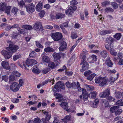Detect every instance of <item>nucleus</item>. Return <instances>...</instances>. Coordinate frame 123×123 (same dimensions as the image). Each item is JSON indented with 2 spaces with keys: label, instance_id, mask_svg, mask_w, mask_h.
Masks as SVG:
<instances>
[{
  "label": "nucleus",
  "instance_id": "obj_36",
  "mask_svg": "<svg viewBox=\"0 0 123 123\" xmlns=\"http://www.w3.org/2000/svg\"><path fill=\"white\" fill-rule=\"evenodd\" d=\"M64 15L61 13H57L55 15V18L56 19H59L60 18L61 19L64 17Z\"/></svg>",
  "mask_w": 123,
  "mask_h": 123
},
{
  "label": "nucleus",
  "instance_id": "obj_16",
  "mask_svg": "<svg viewBox=\"0 0 123 123\" xmlns=\"http://www.w3.org/2000/svg\"><path fill=\"white\" fill-rule=\"evenodd\" d=\"M43 114L45 116V118H42V119H44L45 121H49V120L51 118V115L49 114V112L44 111L43 112Z\"/></svg>",
  "mask_w": 123,
  "mask_h": 123
},
{
  "label": "nucleus",
  "instance_id": "obj_48",
  "mask_svg": "<svg viewBox=\"0 0 123 123\" xmlns=\"http://www.w3.org/2000/svg\"><path fill=\"white\" fill-rule=\"evenodd\" d=\"M92 73V72L90 70H88L85 72L84 75L85 76L87 77L90 75Z\"/></svg>",
  "mask_w": 123,
  "mask_h": 123
},
{
  "label": "nucleus",
  "instance_id": "obj_44",
  "mask_svg": "<svg viewBox=\"0 0 123 123\" xmlns=\"http://www.w3.org/2000/svg\"><path fill=\"white\" fill-rule=\"evenodd\" d=\"M102 77L99 76L96 78L95 80V82L96 83L100 84L102 79Z\"/></svg>",
  "mask_w": 123,
  "mask_h": 123
},
{
  "label": "nucleus",
  "instance_id": "obj_64",
  "mask_svg": "<svg viewBox=\"0 0 123 123\" xmlns=\"http://www.w3.org/2000/svg\"><path fill=\"white\" fill-rule=\"evenodd\" d=\"M36 53L35 51H32L30 53L29 56L30 57H33L35 56Z\"/></svg>",
  "mask_w": 123,
  "mask_h": 123
},
{
  "label": "nucleus",
  "instance_id": "obj_25",
  "mask_svg": "<svg viewBox=\"0 0 123 123\" xmlns=\"http://www.w3.org/2000/svg\"><path fill=\"white\" fill-rule=\"evenodd\" d=\"M54 95L55 96H56L55 98L56 99H58V102H60L62 101L63 100L62 99H59L60 98L63 97V96L62 94L57 93H54Z\"/></svg>",
  "mask_w": 123,
  "mask_h": 123
},
{
  "label": "nucleus",
  "instance_id": "obj_47",
  "mask_svg": "<svg viewBox=\"0 0 123 123\" xmlns=\"http://www.w3.org/2000/svg\"><path fill=\"white\" fill-rule=\"evenodd\" d=\"M111 5L114 9H116L118 7V5L115 2H112Z\"/></svg>",
  "mask_w": 123,
  "mask_h": 123
},
{
  "label": "nucleus",
  "instance_id": "obj_22",
  "mask_svg": "<svg viewBox=\"0 0 123 123\" xmlns=\"http://www.w3.org/2000/svg\"><path fill=\"white\" fill-rule=\"evenodd\" d=\"M55 82L54 80L53 79H48L45 80V81L43 82L42 84V86H43L45 84L48 83V82H51L52 83V85H53Z\"/></svg>",
  "mask_w": 123,
  "mask_h": 123
},
{
  "label": "nucleus",
  "instance_id": "obj_26",
  "mask_svg": "<svg viewBox=\"0 0 123 123\" xmlns=\"http://www.w3.org/2000/svg\"><path fill=\"white\" fill-rule=\"evenodd\" d=\"M107 65L109 67H112L113 64L112 62L110 60V57H108L106 60Z\"/></svg>",
  "mask_w": 123,
  "mask_h": 123
},
{
  "label": "nucleus",
  "instance_id": "obj_35",
  "mask_svg": "<svg viewBox=\"0 0 123 123\" xmlns=\"http://www.w3.org/2000/svg\"><path fill=\"white\" fill-rule=\"evenodd\" d=\"M119 108L118 106H115L111 107L110 109V111L112 113L115 112Z\"/></svg>",
  "mask_w": 123,
  "mask_h": 123
},
{
  "label": "nucleus",
  "instance_id": "obj_61",
  "mask_svg": "<svg viewBox=\"0 0 123 123\" xmlns=\"http://www.w3.org/2000/svg\"><path fill=\"white\" fill-rule=\"evenodd\" d=\"M88 95L83 96V99L85 103H87L88 101Z\"/></svg>",
  "mask_w": 123,
  "mask_h": 123
},
{
  "label": "nucleus",
  "instance_id": "obj_59",
  "mask_svg": "<svg viewBox=\"0 0 123 123\" xmlns=\"http://www.w3.org/2000/svg\"><path fill=\"white\" fill-rule=\"evenodd\" d=\"M2 80H4L5 82H7L8 80V78L6 75L2 76Z\"/></svg>",
  "mask_w": 123,
  "mask_h": 123
},
{
  "label": "nucleus",
  "instance_id": "obj_17",
  "mask_svg": "<svg viewBox=\"0 0 123 123\" xmlns=\"http://www.w3.org/2000/svg\"><path fill=\"white\" fill-rule=\"evenodd\" d=\"M108 79L102 77L101 82L99 84L100 86H102L106 84Z\"/></svg>",
  "mask_w": 123,
  "mask_h": 123
},
{
  "label": "nucleus",
  "instance_id": "obj_49",
  "mask_svg": "<svg viewBox=\"0 0 123 123\" xmlns=\"http://www.w3.org/2000/svg\"><path fill=\"white\" fill-rule=\"evenodd\" d=\"M42 121L38 117H37L34 119V122L35 123H41Z\"/></svg>",
  "mask_w": 123,
  "mask_h": 123
},
{
  "label": "nucleus",
  "instance_id": "obj_2",
  "mask_svg": "<svg viewBox=\"0 0 123 123\" xmlns=\"http://www.w3.org/2000/svg\"><path fill=\"white\" fill-rule=\"evenodd\" d=\"M19 48V47L18 46L14 45L12 43H11L9 44V47L7 48V49L13 53L16 52Z\"/></svg>",
  "mask_w": 123,
  "mask_h": 123
},
{
  "label": "nucleus",
  "instance_id": "obj_54",
  "mask_svg": "<svg viewBox=\"0 0 123 123\" xmlns=\"http://www.w3.org/2000/svg\"><path fill=\"white\" fill-rule=\"evenodd\" d=\"M6 7V13L8 14H9L10 13V9L11 7V6H8Z\"/></svg>",
  "mask_w": 123,
  "mask_h": 123
},
{
  "label": "nucleus",
  "instance_id": "obj_11",
  "mask_svg": "<svg viewBox=\"0 0 123 123\" xmlns=\"http://www.w3.org/2000/svg\"><path fill=\"white\" fill-rule=\"evenodd\" d=\"M97 59L96 55H92L90 56L89 58L87 59V60L90 62L93 63L96 62Z\"/></svg>",
  "mask_w": 123,
  "mask_h": 123
},
{
  "label": "nucleus",
  "instance_id": "obj_63",
  "mask_svg": "<svg viewBox=\"0 0 123 123\" xmlns=\"http://www.w3.org/2000/svg\"><path fill=\"white\" fill-rule=\"evenodd\" d=\"M65 84L66 86L69 88H70L72 87V85L71 83H70L68 81Z\"/></svg>",
  "mask_w": 123,
  "mask_h": 123
},
{
  "label": "nucleus",
  "instance_id": "obj_4",
  "mask_svg": "<svg viewBox=\"0 0 123 123\" xmlns=\"http://www.w3.org/2000/svg\"><path fill=\"white\" fill-rule=\"evenodd\" d=\"M10 51L3 50L1 52L2 54L4 56L6 59H7L11 58L12 55V53Z\"/></svg>",
  "mask_w": 123,
  "mask_h": 123
},
{
  "label": "nucleus",
  "instance_id": "obj_21",
  "mask_svg": "<svg viewBox=\"0 0 123 123\" xmlns=\"http://www.w3.org/2000/svg\"><path fill=\"white\" fill-rule=\"evenodd\" d=\"M55 82L54 80L53 79H48L45 80V81L43 82L42 84V86H43L45 84L48 83V82H51L52 83V85H53Z\"/></svg>",
  "mask_w": 123,
  "mask_h": 123
},
{
  "label": "nucleus",
  "instance_id": "obj_38",
  "mask_svg": "<svg viewBox=\"0 0 123 123\" xmlns=\"http://www.w3.org/2000/svg\"><path fill=\"white\" fill-rule=\"evenodd\" d=\"M121 37V35L119 33H117L113 36L114 38H115L117 40H119Z\"/></svg>",
  "mask_w": 123,
  "mask_h": 123
},
{
  "label": "nucleus",
  "instance_id": "obj_40",
  "mask_svg": "<svg viewBox=\"0 0 123 123\" xmlns=\"http://www.w3.org/2000/svg\"><path fill=\"white\" fill-rule=\"evenodd\" d=\"M48 66L52 69L54 68L55 67L54 63L53 62H50L48 64Z\"/></svg>",
  "mask_w": 123,
  "mask_h": 123
},
{
  "label": "nucleus",
  "instance_id": "obj_10",
  "mask_svg": "<svg viewBox=\"0 0 123 123\" xmlns=\"http://www.w3.org/2000/svg\"><path fill=\"white\" fill-rule=\"evenodd\" d=\"M72 87L74 89H76V87L77 89L79 91H80L81 89L79 83L78 81L77 82L76 84L75 81H73L72 83Z\"/></svg>",
  "mask_w": 123,
  "mask_h": 123
},
{
  "label": "nucleus",
  "instance_id": "obj_29",
  "mask_svg": "<svg viewBox=\"0 0 123 123\" xmlns=\"http://www.w3.org/2000/svg\"><path fill=\"white\" fill-rule=\"evenodd\" d=\"M32 72L34 73L38 74L40 73V70L36 66H35L33 67Z\"/></svg>",
  "mask_w": 123,
  "mask_h": 123
},
{
  "label": "nucleus",
  "instance_id": "obj_60",
  "mask_svg": "<svg viewBox=\"0 0 123 123\" xmlns=\"http://www.w3.org/2000/svg\"><path fill=\"white\" fill-rule=\"evenodd\" d=\"M82 94L83 96L88 95V93L84 88H83L82 89Z\"/></svg>",
  "mask_w": 123,
  "mask_h": 123
},
{
  "label": "nucleus",
  "instance_id": "obj_37",
  "mask_svg": "<svg viewBox=\"0 0 123 123\" xmlns=\"http://www.w3.org/2000/svg\"><path fill=\"white\" fill-rule=\"evenodd\" d=\"M44 50L46 52H53L54 51V50L53 48L49 47L45 48Z\"/></svg>",
  "mask_w": 123,
  "mask_h": 123
},
{
  "label": "nucleus",
  "instance_id": "obj_14",
  "mask_svg": "<svg viewBox=\"0 0 123 123\" xmlns=\"http://www.w3.org/2000/svg\"><path fill=\"white\" fill-rule=\"evenodd\" d=\"M40 28V29L41 30L42 28L41 23L40 22H36L34 25L33 27V28L35 30H37L39 28Z\"/></svg>",
  "mask_w": 123,
  "mask_h": 123
},
{
  "label": "nucleus",
  "instance_id": "obj_31",
  "mask_svg": "<svg viewBox=\"0 0 123 123\" xmlns=\"http://www.w3.org/2000/svg\"><path fill=\"white\" fill-rule=\"evenodd\" d=\"M50 61L49 58L47 56L44 55L42 57V61L44 62L48 63Z\"/></svg>",
  "mask_w": 123,
  "mask_h": 123
},
{
  "label": "nucleus",
  "instance_id": "obj_7",
  "mask_svg": "<svg viewBox=\"0 0 123 123\" xmlns=\"http://www.w3.org/2000/svg\"><path fill=\"white\" fill-rule=\"evenodd\" d=\"M110 94V90L109 88L105 89L102 92L100 93V97L105 98L108 97Z\"/></svg>",
  "mask_w": 123,
  "mask_h": 123
},
{
  "label": "nucleus",
  "instance_id": "obj_57",
  "mask_svg": "<svg viewBox=\"0 0 123 123\" xmlns=\"http://www.w3.org/2000/svg\"><path fill=\"white\" fill-rule=\"evenodd\" d=\"M45 11L43 10H42L40 12L39 15V16L41 17H43L44 14H45Z\"/></svg>",
  "mask_w": 123,
  "mask_h": 123
},
{
  "label": "nucleus",
  "instance_id": "obj_5",
  "mask_svg": "<svg viewBox=\"0 0 123 123\" xmlns=\"http://www.w3.org/2000/svg\"><path fill=\"white\" fill-rule=\"evenodd\" d=\"M115 40L112 37H110L107 38L106 39L105 43L109 44L110 48H114L115 46L114 45V42Z\"/></svg>",
  "mask_w": 123,
  "mask_h": 123
},
{
  "label": "nucleus",
  "instance_id": "obj_51",
  "mask_svg": "<svg viewBox=\"0 0 123 123\" xmlns=\"http://www.w3.org/2000/svg\"><path fill=\"white\" fill-rule=\"evenodd\" d=\"M122 112V110L121 109H118L117 111L115 113V114L116 116L119 115Z\"/></svg>",
  "mask_w": 123,
  "mask_h": 123
},
{
  "label": "nucleus",
  "instance_id": "obj_50",
  "mask_svg": "<svg viewBox=\"0 0 123 123\" xmlns=\"http://www.w3.org/2000/svg\"><path fill=\"white\" fill-rule=\"evenodd\" d=\"M98 100L97 99H96L93 103V107H96L97 106L98 103Z\"/></svg>",
  "mask_w": 123,
  "mask_h": 123
},
{
  "label": "nucleus",
  "instance_id": "obj_58",
  "mask_svg": "<svg viewBox=\"0 0 123 123\" xmlns=\"http://www.w3.org/2000/svg\"><path fill=\"white\" fill-rule=\"evenodd\" d=\"M13 74L18 77H19L20 76L21 74L16 71H15L13 72Z\"/></svg>",
  "mask_w": 123,
  "mask_h": 123
},
{
  "label": "nucleus",
  "instance_id": "obj_33",
  "mask_svg": "<svg viewBox=\"0 0 123 123\" xmlns=\"http://www.w3.org/2000/svg\"><path fill=\"white\" fill-rule=\"evenodd\" d=\"M71 7H69L66 11V14L68 16L71 15L73 13V11L72 10V9Z\"/></svg>",
  "mask_w": 123,
  "mask_h": 123
},
{
  "label": "nucleus",
  "instance_id": "obj_46",
  "mask_svg": "<svg viewBox=\"0 0 123 123\" xmlns=\"http://www.w3.org/2000/svg\"><path fill=\"white\" fill-rule=\"evenodd\" d=\"M71 37L72 39H74L78 37V36L75 33L72 32Z\"/></svg>",
  "mask_w": 123,
  "mask_h": 123
},
{
  "label": "nucleus",
  "instance_id": "obj_15",
  "mask_svg": "<svg viewBox=\"0 0 123 123\" xmlns=\"http://www.w3.org/2000/svg\"><path fill=\"white\" fill-rule=\"evenodd\" d=\"M89 64L87 62H85L83 64L82 67V69L80 70L81 72H83L88 68Z\"/></svg>",
  "mask_w": 123,
  "mask_h": 123
},
{
  "label": "nucleus",
  "instance_id": "obj_45",
  "mask_svg": "<svg viewBox=\"0 0 123 123\" xmlns=\"http://www.w3.org/2000/svg\"><path fill=\"white\" fill-rule=\"evenodd\" d=\"M116 105L119 106H123V102L122 100H120L117 101L116 103Z\"/></svg>",
  "mask_w": 123,
  "mask_h": 123
},
{
  "label": "nucleus",
  "instance_id": "obj_55",
  "mask_svg": "<svg viewBox=\"0 0 123 123\" xmlns=\"http://www.w3.org/2000/svg\"><path fill=\"white\" fill-rule=\"evenodd\" d=\"M21 57V55H15L13 56V59L14 61L17 60Z\"/></svg>",
  "mask_w": 123,
  "mask_h": 123
},
{
  "label": "nucleus",
  "instance_id": "obj_34",
  "mask_svg": "<svg viewBox=\"0 0 123 123\" xmlns=\"http://www.w3.org/2000/svg\"><path fill=\"white\" fill-rule=\"evenodd\" d=\"M6 4L5 3H0V10L4 11L6 9Z\"/></svg>",
  "mask_w": 123,
  "mask_h": 123
},
{
  "label": "nucleus",
  "instance_id": "obj_8",
  "mask_svg": "<svg viewBox=\"0 0 123 123\" xmlns=\"http://www.w3.org/2000/svg\"><path fill=\"white\" fill-rule=\"evenodd\" d=\"M61 46L59 49L60 51H63L67 49V44L64 41H62L61 42Z\"/></svg>",
  "mask_w": 123,
  "mask_h": 123
},
{
  "label": "nucleus",
  "instance_id": "obj_18",
  "mask_svg": "<svg viewBox=\"0 0 123 123\" xmlns=\"http://www.w3.org/2000/svg\"><path fill=\"white\" fill-rule=\"evenodd\" d=\"M123 96V92H117L115 93V97L117 99H119Z\"/></svg>",
  "mask_w": 123,
  "mask_h": 123
},
{
  "label": "nucleus",
  "instance_id": "obj_3",
  "mask_svg": "<svg viewBox=\"0 0 123 123\" xmlns=\"http://www.w3.org/2000/svg\"><path fill=\"white\" fill-rule=\"evenodd\" d=\"M11 90L14 92L18 91L20 88L19 85L16 82L12 83L10 86Z\"/></svg>",
  "mask_w": 123,
  "mask_h": 123
},
{
  "label": "nucleus",
  "instance_id": "obj_1",
  "mask_svg": "<svg viewBox=\"0 0 123 123\" xmlns=\"http://www.w3.org/2000/svg\"><path fill=\"white\" fill-rule=\"evenodd\" d=\"M51 37L54 41H57L62 39L63 36L61 33L57 32L52 33Z\"/></svg>",
  "mask_w": 123,
  "mask_h": 123
},
{
  "label": "nucleus",
  "instance_id": "obj_20",
  "mask_svg": "<svg viewBox=\"0 0 123 123\" xmlns=\"http://www.w3.org/2000/svg\"><path fill=\"white\" fill-rule=\"evenodd\" d=\"M19 35L20 36L19 32H17L16 31H14L11 35V37L13 39H16Z\"/></svg>",
  "mask_w": 123,
  "mask_h": 123
},
{
  "label": "nucleus",
  "instance_id": "obj_62",
  "mask_svg": "<svg viewBox=\"0 0 123 123\" xmlns=\"http://www.w3.org/2000/svg\"><path fill=\"white\" fill-rule=\"evenodd\" d=\"M86 56L85 55H84L82 57V59L81 61V62L80 63V65H82V64H83L85 62L86 60Z\"/></svg>",
  "mask_w": 123,
  "mask_h": 123
},
{
  "label": "nucleus",
  "instance_id": "obj_24",
  "mask_svg": "<svg viewBox=\"0 0 123 123\" xmlns=\"http://www.w3.org/2000/svg\"><path fill=\"white\" fill-rule=\"evenodd\" d=\"M18 9L15 7H13L11 11V14L14 16H15L17 15V13L18 12Z\"/></svg>",
  "mask_w": 123,
  "mask_h": 123
},
{
  "label": "nucleus",
  "instance_id": "obj_32",
  "mask_svg": "<svg viewBox=\"0 0 123 123\" xmlns=\"http://www.w3.org/2000/svg\"><path fill=\"white\" fill-rule=\"evenodd\" d=\"M43 6V4L42 3H38L36 7V9L37 11L39 12L42 9Z\"/></svg>",
  "mask_w": 123,
  "mask_h": 123
},
{
  "label": "nucleus",
  "instance_id": "obj_28",
  "mask_svg": "<svg viewBox=\"0 0 123 123\" xmlns=\"http://www.w3.org/2000/svg\"><path fill=\"white\" fill-rule=\"evenodd\" d=\"M97 94V93L96 91H92L89 94V96L91 98H95Z\"/></svg>",
  "mask_w": 123,
  "mask_h": 123
},
{
  "label": "nucleus",
  "instance_id": "obj_30",
  "mask_svg": "<svg viewBox=\"0 0 123 123\" xmlns=\"http://www.w3.org/2000/svg\"><path fill=\"white\" fill-rule=\"evenodd\" d=\"M67 103L65 102H62L60 105L62 108H63L65 110L67 111L68 108Z\"/></svg>",
  "mask_w": 123,
  "mask_h": 123
},
{
  "label": "nucleus",
  "instance_id": "obj_42",
  "mask_svg": "<svg viewBox=\"0 0 123 123\" xmlns=\"http://www.w3.org/2000/svg\"><path fill=\"white\" fill-rule=\"evenodd\" d=\"M105 12L108 13L110 12H113L114 11V10L112 8L108 7L106 8L105 9Z\"/></svg>",
  "mask_w": 123,
  "mask_h": 123
},
{
  "label": "nucleus",
  "instance_id": "obj_39",
  "mask_svg": "<svg viewBox=\"0 0 123 123\" xmlns=\"http://www.w3.org/2000/svg\"><path fill=\"white\" fill-rule=\"evenodd\" d=\"M113 48H110V51L111 54L114 56H116L117 55V53L116 52L114 51V49Z\"/></svg>",
  "mask_w": 123,
  "mask_h": 123
},
{
  "label": "nucleus",
  "instance_id": "obj_43",
  "mask_svg": "<svg viewBox=\"0 0 123 123\" xmlns=\"http://www.w3.org/2000/svg\"><path fill=\"white\" fill-rule=\"evenodd\" d=\"M23 27L25 29L29 30H31L32 29V27L28 25H24L23 26Z\"/></svg>",
  "mask_w": 123,
  "mask_h": 123
},
{
  "label": "nucleus",
  "instance_id": "obj_41",
  "mask_svg": "<svg viewBox=\"0 0 123 123\" xmlns=\"http://www.w3.org/2000/svg\"><path fill=\"white\" fill-rule=\"evenodd\" d=\"M95 74H93L87 77V79L89 80H92L95 75Z\"/></svg>",
  "mask_w": 123,
  "mask_h": 123
},
{
  "label": "nucleus",
  "instance_id": "obj_12",
  "mask_svg": "<svg viewBox=\"0 0 123 123\" xmlns=\"http://www.w3.org/2000/svg\"><path fill=\"white\" fill-rule=\"evenodd\" d=\"M2 66L4 68L7 70H9L10 68L9 66V63L7 61L5 60L2 61L1 63Z\"/></svg>",
  "mask_w": 123,
  "mask_h": 123
},
{
  "label": "nucleus",
  "instance_id": "obj_9",
  "mask_svg": "<svg viewBox=\"0 0 123 123\" xmlns=\"http://www.w3.org/2000/svg\"><path fill=\"white\" fill-rule=\"evenodd\" d=\"M64 85L61 82H59L57 83L55 86L54 88L57 91L59 90V89H63L64 88Z\"/></svg>",
  "mask_w": 123,
  "mask_h": 123
},
{
  "label": "nucleus",
  "instance_id": "obj_19",
  "mask_svg": "<svg viewBox=\"0 0 123 123\" xmlns=\"http://www.w3.org/2000/svg\"><path fill=\"white\" fill-rule=\"evenodd\" d=\"M100 54L101 57L104 59L107 57L108 55L107 52L105 50H102L100 52Z\"/></svg>",
  "mask_w": 123,
  "mask_h": 123
},
{
  "label": "nucleus",
  "instance_id": "obj_13",
  "mask_svg": "<svg viewBox=\"0 0 123 123\" xmlns=\"http://www.w3.org/2000/svg\"><path fill=\"white\" fill-rule=\"evenodd\" d=\"M23 66L27 70H28V67L31 66H32V65L31 61V59H27L26 61V65L24 64H23Z\"/></svg>",
  "mask_w": 123,
  "mask_h": 123
},
{
  "label": "nucleus",
  "instance_id": "obj_6",
  "mask_svg": "<svg viewBox=\"0 0 123 123\" xmlns=\"http://www.w3.org/2000/svg\"><path fill=\"white\" fill-rule=\"evenodd\" d=\"M35 6L32 3L25 6L27 12L28 13L32 12L35 10Z\"/></svg>",
  "mask_w": 123,
  "mask_h": 123
},
{
  "label": "nucleus",
  "instance_id": "obj_23",
  "mask_svg": "<svg viewBox=\"0 0 123 123\" xmlns=\"http://www.w3.org/2000/svg\"><path fill=\"white\" fill-rule=\"evenodd\" d=\"M61 54L59 53H54L53 56L55 59L56 60H59L61 57Z\"/></svg>",
  "mask_w": 123,
  "mask_h": 123
},
{
  "label": "nucleus",
  "instance_id": "obj_53",
  "mask_svg": "<svg viewBox=\"0 0 123 123\" xmlns=\"http://www.w3.org/2000/svg\"><path fill=\"white\" fill-rule=\"evenodd\" d=\"M50 70V69L49 68H47L44 69L42 71V73L43 74H45L47 73Z\"/></svg>",
  "mask_w": 123,
  "mask_h": 123
},
{
  "label": "nucleus",
  "instance_id": "obj_52",
  "mask_svg": "<svg viewBox=\"0 0 123 123\" xmlns=\"http://www.w3.org/2000/svg\"><path fill=\"white\" fill-rule=\"evenodd\" d=\"M15 79L14 76L12 75H11L9 77V80L10 82L14 81Z\"/></svg>",
  "mask_w": 123,
  "mask_h": 123
},
{
  "label": "nucleus",
  "instance_id": "obj_56",
  "mask_svg": "<svg viewBox=\"0 0 123 123\" xmlns=\"http://www.w3.org/2000/svg\"><path fill=\"white\" fill-rule=\"evenodd\" d=\"M36 45L37 46L38 48H42L43 46L41 44H40L38 41H36Z\"/></svg>",
  "mask_w": 123,
  "mask_h": 123
},
{
  "label": "nucleus",
  "instance_id": "obj_27",
  "mask_svg": "<svg viewBox=\"0 0 123 123\" xmlns=\"http://www.w3.org/2000/svg\"><path fill=\"white\" fill-rule=\"evenodd\" d=\"M112 31L110 30H103L100 32V34L102 35H105L107 34H110Z\"/></svg>",
  "mask_w": 123,
  "mask_h": 123
}]
</instances>
